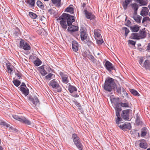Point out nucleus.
I'll use <instances>...</instances> for the list:
<instances>
[{
    "instance_id": "obj_1",
    "label": "nucleus",
    "mask_w": 150,
    "mask_h": 150,
    "mask_svg": "<svg viewBox=\"0 0 150 150\" xmlns=\"http://www.w3.org/2000/svg\"><path fill=\"white\" fill-rule=\"evenodd\" d=\"M115 85L114 79L108 77L105 80L103 88L106 91L110 92L112 91Z\"/></svg>"
},
{
    "instance_id": "obj_2",
    "label": "nucleus",
    "mask_w": 150,
    "mask_h": 150,
    "mask_svg": "<svg viewBox=\"0 0 150 150\" xmlns=\"http://www.w3.org/2000/svg\"><path fill=\"white\" fill-rule=\"evenodd\" d=\"M59 19H64L67 22L68 26L72 24V23L75 21L74 17L68 14L64 13L59 18Z\"/></svg>"
},
{
    "instance_id": "obj_3",
    "label": "nucleus",
    "mask_w": 150,
    "mask_h": 150,
    "mask_svg": "<svg viewBox=\"0 0 150 150\" xmlns=\"http://www.w3.org/2000/svg\"><path fill=\"white\" fill-rule=\"evenodd\" d=\"M72 137L74 144L76 146L79 150H82L83 146L81 142L80 139L75 134H73L72 135Z\"/></svg>"
},
{
    "instance_id": "obj_4",
    "label": "nucleus",
    "mask_w": 150,
    "mask_h": 150,
    "mask_svg": "<svg viewBox=\"0 0 150 150\" xmlns=\"http://www.w3.org/2000/svg\"><path fill=\"white\" fill-rule=\"evenodd\" d=\"M50 86L52 87L53 89H57V92H60L62 91V88L57 81L55 79H53L49 83Z\"/></svg>"
},
{
    "instance_id": "obj_5",
    "label": "nucleus",
    "mask_w": 150,
    "mask_h": 150,
    "mask_svg": "<svg viewBox=\"0 0 150 150\" xmlns=\"http://www.w3.org/2000/svg\"><path fill=\"white\" fill-rule=\"evenodd\" d=\"M28 99L33 104L34 107L38 106L40 104L39 100L36 96H34L33 97L29 96L28 97Z\"/></svg>"
},
{
    "instance_id": "obj_6",
    "label": "nucleus",
    "mask_w": 150,
    "mask_h": 150,
    "mask_svg": "<svg viewBox=\"0 0 150 150\" xmlns=\"http://www.w3.org/2000/svg\"><path fill=\"white\" fill-rule=\"evenodd\" d=\"M130 112H132V110L130 109L124 110L122 111L121 115L122 117L125 120H129Z\"/></svg>"
},
{
    "instance_id": "obj_7",
    "label": "nucleus",
    "mask_w": 150,
    "mask_h": 150,
    "mask_svg": "<svg viewBox=\"0 0 150 150\" xmlns=\"http://www.w3.org/2000/svg\"><path fill=\"white\" fill-rule=\"evenodd\" d=\"M104 67L109 72H110L113 70H115L114 66L113 65V64L111 62L108 61L105 62L104 64Z\"/></svg>"
},
{
    "instance_id": "obj_8",
    "label": "nucleus",
    "mask_w": 150,
    "mask_h": 150,
    "mask_svg": "<svg viewBox=\"0 0 150 150\" xmlns=\"http://www.w3.org/2000/svg\"><path fill=\"white\" fill-rule=\"evenodd\" d=\"M59 74L62 77L63 82L65 84H67L69 82V81L68 79V77L67 75L66 74H64L62 72H60Z\"/></svg>"
},
{
    "instance_id": "obj_9",
    "label": "nucleus",
    "mask_w": 150,
    "mask_h": 150,
    "mask_svg": "<svg viewBox=\"0 0 150 150\" xmlns=\"http://www.w3.org/2000/svg\"><path fill=\"white\" fill-rule=\"evenodd\" d=\"M117 126L123 130H126L127 129H130L131 128L130 124L124 123L122 125H119V124Z\"/></svg>"
},
{
    "instance_id": "obj_10",
    "label": "nucleus",
    "mask_w": 150,
    "mask_h": 150,
    "mask_svg": "<svg viewBox=\"0 0 150 150\" xmlns=\"http://www.w3.org/2000/svg\"><path fill=\"white\" fill-rule=\"evenodd\" d=\"M72 49L75 52H76L78 50L79 44L75 40L73 41L72 43Z\"/></svg>"
},
{
    "instance_id": "obj_11",
    "label": "nucleus",
    "mask_w": 150,
    "mask_h": 150,
    "mask_svg": "<svg viewBox=\"0 0 150 150\" xmlns=\"http://www.w3.org/2000/svg\"><path fill=\"white\" fill-rule=\"evenodd\" d=\"M84 12L87 19L92 20L94 18V16L91 13L87 11V10H84Z\"/></svg>"
},
{
    "instance_id": "obj_12",
    "label": "nucleus",
    "mask_w": 150,
    "mask_h": 150,
    "mask_svg": "<svg viewBox=\"0 0 150 150\" xmlns=\"http://www.w3.org/2000/svg\"><path fill=\"white\" fill-rule=\"evenodd\" d=\"M19 88L22 94L24 95L25 97L28 94L29 92V90L27 87L25 88L21 87H19Z\"/></svg>"
},
{
    "instance_id": "obj_13",
    "label": "nucleus",
    "mask_w": 150,
    "mask_h": 150,
    "mask_svg": "<svg viewBox=\"0 0 150 150\" xmlns=\"http://www.w3.org/2000/svg\"><path fill=\"white\" fill-rule=\"evenodd\" d=\"M88 36L86 30L83 28H81L80 29L81 38H87Z\"/></svg>"
},
{
    "instance_id": "obj_14",
    "label": "nucleus",
    "mask_w": 150,
    "mask_h": 150,
    "mask_svg": "<svg viewBox=\"0 0 150 150\" xmlns=\"http://www.w3.org/2000/svg\"><path fill=\"white\" fill-rule=\"evenodd\" d=\"M78 27L72 25L71 26L68 27L67 30L71 33H72L78 30Z\"/></svg>"
},
{
    "instance_id": "obj_15",
    "label": "nucleus",
    "mask_w": 150,
    "mask_h": 150,
    "mask_svg": "<svg viewBox=\"0 0 150 150\" xmlns=\"http://www.w3.org/2000/svg\"><path fill=\"white\" fill-rule=\"evenodd\" d=\"M133 18L136 23H140L141 22L142 17L140 16L137 15V14L134 13Z\"/></svg>"
},
{
    "instance_id": "obj_16",
    "label": "nucleus",
    "mask_w": 150,
    "mask_h": 150,
    "mask_svg": "<svg viewBox=\"0 0 150 150\" xmlns=\"http://www.w3.org/2000/svg\"><path fill=\"white\" fill-rule=\"evenodd\" d=\"M81 39L83 42L87 44L89 46L91 45L92 43L91 41L89 40V38H81Z\"/></svg>"
},
{
    "instance_id": "obj_17",
    "label": "nucleus",
    "mask_w": 150,
    "mask_h": 150,
    "mask_svg": "<svg viewBox=\"0 0 150 150\" xmlns=\"http://www.w3.org/2000/svg\"><path fill=\"white\" fill-rule=\"evenodd\" d=\"M149 10L146 7H144L143 8L141 11L140 14L142 16H146L148 13Z\"/></svg>"
},
{
    "instance_id": "obj_18",
    "label": "nucleus",
    "mask_w": 150,
    "mask_h": 150,
    "mask_svg": "<svg viewBox=\"0 0 150 150\" xmlns=\"http://www.w3.org/2000/svg\"><path fill=\"white\" fill-rule=\"evenodd\" d=\"M60 21V23L62 28L64 30H66L67 27L66 24V21L64 19H61Z\"/></svg>"
},
{
    "instance_id": "obj_19",
    "label": "nucleus",
    "mask_w": 150,
    "mask_h": 150,
    "mask_svg": "<svg viewBox=\"0 0 150 150\" xmlns=\"http://www.w3.org/2000/svg\"><path fill=\"white\" fill-rule=\"evenodd\" d=\"M131 2V0H125L122 4L124 9L126 10L127 8L128 5Z\"/></svg>"
},
{
    "instance_id": "obj_20",
    "label": "nucleus",
    "mask_w": 150,
    "mask_h": 150,
    "mask_svg": "<svg viewBox=\"0 0 150 150\" xmlns=\"http://www.w3.org/2000/svg\"><path fill=\"white\" fill-rule=\"evenodd\" d=\"M116 111V115L117 117L116 120V123L117 125L119 124L120 122L122 121V119L120 117V111Z\"/></svg>"
},
{
    "instance_id": "obj_21",
    "label": "nucleus",
    "mask_w": 150,
    "mask_h": 150,
    "mask_svg": "<svg viewBox=\"0 0 150 150\" xmlns=\"http://www.w3.org/2000/svg\"><path fill=\"white\" fill-rule=\"evenodd\" d=\"M131 30L133 32H137L139 29V27L138 25H134L130 27Z\"/></svg>"
},
{
    "instance_id": "obj_22",
    "label": "nucleus",
    "mask_w": 150,
    "mask_h": 150,
    "mask_svg": "<svg viewBox=\"0 0 150 150\" xmlns=\"http://www.w3.org/2000/svg\"><path fill=\"white\" fill-rule=\"evenodd\" d=\"M22 119L21 122L28 125H31V122L28 119L24 117H22Z\"/></svg>"
},
{
    "instance_id": "obj_23",
    "label": "nucleus",
    "mask_w": 150,
    "mask_h": 150,
    "mask_svg": "<svg viewBox=\"0 0 150 150\" xmlns=\"http://www.w3.org/2000/svg\"><path fill=\"white\" fill-rule=\"evenodd\" d=\"M68 90L69 92L71 93H73L74 92L77 91L76 88L74 86L72 85H69L68 86Z\"/></svg>"
},
{
    "instance_id": "obj_24",
    "label": "nucleus",
    "mask_w": 150,
    "mask_h": 150,
    "mask_svg": "<svg viewBox=\"0 0 150 150\" xmlns=\"http://www.w3.org/2000/svg\"><path fill=\"white\" fill-rule=\"evenodd\" d=\"M132 6L134 10V14H137V11L138 8V6L137 4L135 3L133 4L132 5Z\"/></svg>"
},
{
    "instance_id": "obj_25",
    "label": "nucleus",
    "mask_w": 150,
    "mask_h": 150,
    "mask_svg": "<svg viewBox=\"0 0 150 150\" xmlns=\"http://www.w3.org/2000/svg\"><path fill=\"white\" fill-rule=\"evenodd\" d=\"M22 48L25 50H29L31 49V47L29 44L27 42H25V45Z\"/></svg>"
},
{
    "instance_id": "obj_26",
    "label": "nucleus",
    "mask_w": 150,
    "mask_h": 150,
    "mask_svg": "<svg viewBox=\"0 0 150 150\" xmlns=\"http://www.w3.org/2000/svg\"><path fill=\"white\" fill-rule=\"evenodd\" d=\"M6 65L8 72L11 74L13 70L12 67L11 66L10 64L9 63H6Z\"/></svg>"
},
{
    "instance_id": "obj_27",
    "label": "nucleus",
    "mask_w": 150,
    "mask_h": 150,
    "mask_svg": "<svg viewBox=\"0 0 150 150\" xmlns=\"http://www.w3.org/2000/svg\"><path fill=\"white\" fill-rule=\"evenodd\" d=\"M146 127H143L141 129V136L144 137L145 136L146 134Z\"/></svg>"
},
{
    "instance_id": "obj_28",
    "label": "nucleus",
    "mask_w": 150,
    "mask_h": 150,
    "mask_svg": "<svg viewBox=\"0 0 150 150\" xmlns=\"http://www.w3.org/2000/svg\"><path fill=\"white\" fill-rule=\"evenodd\" d=\"M147 34V31L146 30H145V28L144 29H142V30L140 31V35L143 37V38H145L146 37Z\"/></svg>"
},
{
    "instance_id": "obj_29",
    "label": "nucleus",
    "mask_w": 150,
    "mask_h": 150,
    "mask_svg": "<svg viewBox=\"0 0 150 150\" xmlns=\"http://www.w3.org/2000/svg\"><path fill=\"white\" fill-rule=\"evenodd\" d=\"M94 34L95 35V38H100L101 37L102 38V36L101 35L100 30H96L94 31Z\"/></svg>"
},
{
    "instance_id": "obj_30",
    "label": "nucleus",
    "mask_w": 150,
    "mask_h": 150,
    "mask_svg": "<svg viewBox=\"0 0 150 150\" xmlns=\"http://www.w3.org/2000/svg\"><path fill=\"white\" fill-rule=\"evenodd\" d=\"M65 11L69 12L71 14H73L74 13V10L73 8L68 7L65 10Z\"/></svg>"
},
{
    "instance_id": "obj_31",
    "label": "nucleus",
    "mask_w": 150,
    "mask_h": 150,
    "mask_svg": "<svg viewBox=\"0 0 150 150\" xmlns=\"http://www.w3.org/2000/svg\"><path fill=\"white\" fill-rule=\"evenodd\" d=\"M61 0H54V1H52L53 3L56 6L59 7L60 6Z\"/></svg>"
},
{
    "instance_id": "obj_32",
    "label": "nucleus",
    "mask_w": 150,
    "mask_h": 150,
    "mask_svg": "<svg viewBox=\"0 0 150 150\" xmlns=\"http://www.w3.org/2000/svg\"><path fill=\"white\" fill-rule=\"evenodd\" d=\"M118 99L116 98H110V101L112 103L114 104V105H116L117 103H118Z\"/></svg>"
},
{
    "instance_id": "obj_33",
    "label": "nucleus",
    "mask_w": 150,
    "mask_h": 150,
    "mask_svg": "<svg viewBox=\"0 0 150 150\" xmlns=\"http://www.w3.org/2000/svg\"><path fill=\"white\" fill-rule=\"evenodd\" d=\"M130 92L134 96H140L138 92L135 90L133 89H131L130 91Z\"/></svg>"
},
{
    "instance_id": "obj_34",
    "label": "nucleus",
    "mask_w": 150,
    "mask_h": 150,
    "mask_svg": "<svg viewBox=\"0 0 150 150\" xmlns=\"http://www.w3.org/2000/svg\"><path fill=\"white\" fill-rule=\"evenodd\" d=\"M120 103H117L116 105H115V111H121L122 110L121 107L120 106Z\"/></svg>"
},
{
    "instance_id": "obj_35",
    "label": "nucleus",
    "mask_w": 150,
    "mask_h": 150,
    "mask_svg": "<svg viewBox=\"0 0 150 150\" xmlns=\"http://www.w3.org/2000/svg\"><path fill=\"white\" fill-rule=\"evenodd\" d=\"M139 146L142 148L146 149L147 147V144L145 142H141L139 144Z\"/></svg>"
},
{
    "instance_id": "obj_36",
    "label": "nucleus",
    "mask_w": 150,
    "mask_h": 150,
    "mask_svg": "<svg viewBox=\"0 0 150 150\" xmlns=\"http://www.w3.org/2000/svg\"><path fill=\"white\" fill-rule=\"evenodd\" d=\"M14 84L16 87H18L21 84V82L18 79L14 80L13 81Z\"/></svg>"
},
{
    "instance_id": "obj_37",
    "label": "nucleus",
    "mask_w": 150,
    "mask_h": 150,
    "mask_svg": "<svg viewBox=\"0 0 150 150\" xmlns=\"http://www.w3.org/2000/svg\"><path fill=\"white\" fill-rule=\"evenodd\" d=\"M41 62L38 59L34 62V64L36 66H38L40 65L41 64Z\"/></svg>"
},
{
    "instance_id": "obj_38",
    "label": "nucleus",
    "mask_w": 150,
    "mask_h": 150,
    "mask_svg": "<svg viewBox=\"0 0 150 150\" xmlns=\"http://www.w3.org/2000/svg\"><path fill=\"white\" fill-rule=\"evenodd\" d=\"M120 106L123 107L128 108L129 107V103H122L121 102L120 103Z\"/></svg>"
},
{
    "instance_id": "obj_39",
    "label": "nucleus",
    "mask_w": 150,
    "mask_h": 150,
    "mask_svg": "<svg viewBox=\"0 0 150 150\" xmlns=\"http://www.w3.org/2000/svg\"><path fill=\"white\" fill-rule=\"evenodd\" d=\"M96 39L97 43L98 45H101L103 42V40L101 38H95Z\"/></svg>"
},
{
    "instance_id": "obj_40",
    "label": "nucleus",
    "mask_w": 150,
    "mask_h": 150,
    "mask_svg": "<svg viewBox=\"0 0 150 150\" xmlns=\"http://www.w3.org/2000/svg\"><path fill=\"white\" fill-rule=\"evenodd\" d=\"M29 16L33 19H35L37 17V15L36 14L31 12L29 13Z\"/></svg>"
},
{
    "instance_id": "obj_41",
    "label": "nucleus",
    "mask_w": 150,
    "mask_h": 150,
    "mask_svg": "<svg viewBox=\"0 0 150 150\" xmlns=\"http://www.w3.org/2000/svg\"><path fill=\"white\" fill-rule=\"evenodd\" d=\"M0 124L1 125L6 126L7 127H8L10 126V125L2 121H0Z\"/></svg>"
},
{
    "instance_id": "obj_42",
    "label": "nucleus",
    "mask_w": 150,
    "mask_h": 150,
    "mask_svg": "<svg viewBox=\"0 0 150 150\" xmlns=\"http://www.w3.org/2000/svg\"><path fill=\"white\" fill-rule=\"evenodd\" d=\"M12 117L14 119L21 122L22 117H20L16 115H13Z\"/></svg>"
},
{
    "instance_id": "obj_43",
    "label": "nucleus",
    "mask_w": 150,
    "mask_h": 150,
    "mask_svg": "<svg viewBox=\"0 0 150 150\" xmlns=\"http://www.w3.org/2000/svg\"><path fill=\"white\" fill-rule=\"evenodd\" d=\"M27 2L32 6H34L35 4V0H27Z\"/></svg>"
},
{
    "instance_id": "obj_44",
    "label": "nucleus",
    "mask_w": 150,
    "mask_h": 150,
    "mask_svg": "<svg viewBox=\"0 0 150 150\" xmlns=\"http://www.w3.org/2000/svg\"><path fill=\"white\" fill-rule=\"evenodd\" d=\"M148 60H146L145 61L144 64V67L146 69H149V64L147 62Z\"/></svg>"
},
{
    "instance_id": "obj_45",
    "label": "nucleus",
    "mask_w": 150,
    "mask_h": 150,
    "mask_svg": "<svg viewBox=\"0 0 150 150\" xmlns=\"http://www.w3.org/2000/svg\"><path fill=\"white\" fill-rule=\"evenodd\" d=\"M37 6L41 8H42L44 6L42 3L39 1H38L37 2Z\"/></svg>"
},
{
    "instance_id": "obj_46",
    "label": "nucleus",
    "mask_w": 150,
    "mask_h": 150,
    "mask_svg": "<svg viewBox=\"0 0 150 150\" xmlns=\"http://www.w3.org/2000/svg\"><path fill=\"white\" fill-rule=\"evenodd\" d=\"M20 42L19 47L20 48H22L25 44V42L24 40L21 39Z\"/></svg>"
},
{
    "instance_id": "obj_47",
    "label": "nucleus",
    "mask_w": 150,
    "mask_h": 150,
    "mask_svg": "<svg viewBox=\"0 0 150 150\" xmlns=\"http://www.w3.org/2000/svg\"><path fill=\"white\" fill-rule=\"evenodd\" d=\"M122 29L124 30L125 31V35L126 37L129 32V29L127 28L124 27L122 28Z\"/></svg>"
},
{
    "instance_id": "obj_48",
    "label": "nucleus",
    "mask_w": 150,
    "mask_h": 150,
    "mask_svg": "<svg viewBox=\"0 0 150 150\" xmlns=\"http://www.w3.org/2000/svg\"><path fill=\"white\" fill-rule=\"evenodd\" d=\"M53 75V74L50 73L45 76V78L47 79L50 80L51 79V77Z\"/></svg>"
},
{
    "instance_id": "obj_49",
    "label": "nucleus",
    "mask_w": 150,
    "mask_h": 150,
    "mask_svg": "<svg viewBox=\"0 0 150 150\" xmlns=\"http://www.w3.org/2000/svg\"><path fill=\"white\" fill-rule=\"evenodd\" d=\"M121 93H122V94H123L125 96L128 95V93H126L125 90L123 88H121Z\"/></svg>"
},
{
    "instance_id": "obj_50",
    "label": "nucleus",
    "mask_w": 150,
    "mask_h": 150,
    "mask_svg": "<svg viewBox=\"0 0 150 150\" xmlns=\"http://www.w3.org/2000/svg\"><path fill=\"white\" fill-rule=\"evenodd\" d=\"M138 1L140 5H145L146 4V2L143 0H139Z\"/></svg>"
},
{
    "instance_id": "obj_51",
    "label": "nucleus",
    "mask_w": 150,
    "mask_h": 150,
    "mask_svg": "<svg viewBox=\"0 0 150 150\" xmlns=\"http://www.w3.org/2000/svg\"><path fill=\"white\" fill-rule=\"evenodd\" d=\"M41 74L43 76L47 74V72L44 69L41 70L40 71Z\"/></svg>"
},
{
    "instance_id": "obj_52",
    "label": "nucleus",
    "mask_w": 150,
    "mask_h": 150,
    "mask_svg": "<svg viewBox=\"0 0 150 150\" xmlns=\"http://www.w3.org/2000/svg\"><path fill=\"white\" fill-rule=\"evenodd\" d=\"M73 102L77 107H80V106L81 105L79 103H78L77 101L75 100H73Z\"/></svg>"
},
{
    "instance_id": "obj_53",
    "label": "nucleus",
    "mask_w": 150,
    "mask_h": 150,
    "mask_svg": "<svg viewBox=\"0 0 150 150\" xmlns=\"http://www.w3.org/2000/svg\"><path fill=\"white\" fill-rule=\"evenodd\" d=\"M87 57L90 60L93 61H94V58L93 55H88Z\"/></svg>"
},
{
    "instance_id": "obj_54",
    "label": "nucleus",
    "mask_w": 150,
    "mask_h": 150,
    "mask_svg": "<svg viewBox=\"0 0 150 150\" xmlns=\"http://www.w3.org/2000/svg\"><path fill=\"white\" fill-rule=\"evenodd\" d=\"M128 42L129 43L133 45H134L136 43L135 41H134L131 40H128Z\"/></svg>"
},
{
    "instance_id": "obj_55",
    "label": "nucleus",
    "mask_w": 150,
    "mask_h": 150,
    "mask_svg": "<svg viewBox=\"0 0 150 150\" xmlns=\"http://www.w3.org/2000/svg\"><path fill=\"white\" fill-rule=\"evenodd\" d=\"M48 13L51 15H54L55 13V11L52 9H50L48 10Z\"/></svg>"
},
{
    "instance_id": "obj_56",
    "label": "nucleus",
    "mask_w": 150,
    "mask_h": 150,
    "mask_svg": "<svg viewBox=\"0 0 150 150\" xmlns=\"http://www.w3.org/2000/svg\"><path fill=\"white\" fill-rule=\"evenodd\" d=\"M149 19H150V18L148 17H145L143 18V19L142 20V23H144V22H145L147 21H148Z\"/></svg>"
},
{
    "instance_id": "obj_57",
    "label": "nucleus",
    "mask_w": 150,
    "mask_h": 150,
    "mask_svg": "<svg viewBox=\"0 0 150 150\" xmlns=\"http://www.w3.org/2000/svg\"><path fill=\"white\" fill-rule=\"evenodd\" d=\"M138 34L137 33H132L131 35V38H138Z\"/></svg>"
},
{
    "instance_id": "obj_58",
    "label": "nucleus",
    "mask_w": 150,
    "mask_h": 150,
    "mask_svg": "<svg viewBox=\"0 0 150 150\" xmlns=\"http://www.w3.org/2000/svg\"><path fill=\"white\" fill-rule=\"evenodd\" d=\"M16 75L18 77V79H20L21 77V75L19 73L18 71H17L15 73Z\"/></svg>"
},
{
    "instance_id": "obj_59",
    "label": "nucleus",
    "mask_w": 150,
    "mask_h": 150,
    "mask_svg": "<svg viewBox=\"0 0 150 150\" xmlns=\"http://www.w3.org/2000/svg\"><path fill=\"white\" fill-rule=\"evenodd\" d=\"M131 23L130 21L129 20H128L127 21L126 23H125V25L129 27Z\"/></svg>"
},
{
    "instance_id": "obj_60",
    "label": "nucleus",
    "mask_w": 150,
    "mask_h": 150,
    "mask_svg": "<svg viewBox=\"0 0 150 150\" xmlns=\"http://www.w3.org/2000/svg\"><path fill=\"white\" fill-rule=\"evenodd\" d=\"M136 121L138 125H141V122L139 120V117H137Z\"/></svg>"
},
{
    "instance_id": "obj_61",
    "label": "nucleus",
    "mask_w": 150,
    "mask_h": 150,
    "mask_svg": "<svg viewBox=\"0 0 150 150\" xmlns=\"http://www.w3.org/2000/svg\"><path fill=\"white\" fill-rule=\"evenodd\" d=\"M46 69L49 72H51L52 71V69L51 68L48 66H46L45 67Z\"/></svg>"
},
{
    "instance_id": "obj_62",
    "label": "nucleus",
    "mask_w": 150,
    "mask_h": 150,
    "mask_svg": "<svg viewBox=\"0 0 150 150\" xmlns=\"http://www.w3.org/2000/svg\"><path fill=\"white\" fill-rule=\"evenodd\" d=\"M71 96L74 97H75L76 98H78L79 97V95L78 94H74L72 93L71 95Z\"/></svg>"
},
{
    "instance_id": "obj_63",
    "label": "nucleus",
    "mask_w": 150,
    "mask_h": 150,
    "mask_svg": "<svg viewBox=\"0 0 150 150\" xmlns=\"http://www.w3.org/2000/svg\"><path fill=\"white\" fill-rule=\"evenodd\" d=\"M21 87L25 88V87H26V86L25 84L23 82V83H22L21 85L19 87Z\"/></svg>"
},
{
    "instance_id": "obj_64",
    "label": "nucleus",
    "mask_w": 150,
    "mask_h": 150,
    "mask_svg": "<svg viewBox=\"0 0 150 150\" xmlns=\"http://www.w3.org/2000/svg\"><path fill=\"white\" fill-rule=\"evenodd\" d=\"M146 50H150V43H149L147 46Z\"/></svg>"
}]
</instances>
